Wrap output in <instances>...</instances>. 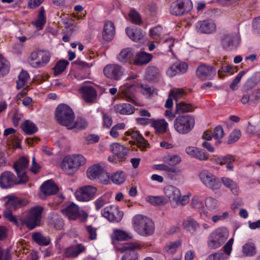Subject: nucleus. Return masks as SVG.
<instances>
[{
    "label": "nucleus",
    "instance_id": "f257e3e1",
    "mask_svg": "<svg viewBox=\"0 0 260 260\" xmlns=\"http://www.w3.org/2000/svg\"><path fill=\"white\" fill-rule=\"evenodd\" d=\"M132 222L134 230L141 236H149L154 232V222L150 218L144 215H135L133 218Z\"/></svg>",
    "mask_w": 260,
    "mask_h": 260
},
{
    "label": "nucleus",
    "instance_id": "f03ea898",
    "mask_svg": "<svg viewBox=\"0 0 260 260\" xmlns=\"http://www.w3.org/2000/svg\"><path fill=\"white\" fill-rule=\"evenodd\" d=\"M228 230L224 227H220L214 230L209 235L208 247L211 249H216L221 246L229 237Z\"/></svg>",
    "mask_w": 260,
    "mask_h": 260
},
{
    "label": "nucleus",
    "instance_id": "7ed1b4c3",
    "mask_svg": "<svg viewBox=\"0 0 260 260\" xmlns=\"http://www.w3.org/2000/svg\"><path fill=\"white\" fill-rule=\"evenodd\" d=\"M43 209V208L40 206L31 208L24 218L20 219L21 223L25 225L30 230H32L39 225Z\"/></svg>",
    "mask_w": 260,
    "mask_h": 260
},
{
    "label": "nucleus",
    "instance_id": "20e7f679",
    "mask_svg": "<svg viewBox=\"0 0 260 260\" xmlns=\"http://www.w3.org/2000/svg\"><path fill=\"white\" fill-rule=\"evenodd\" d=\"M194 118L189 115H179L175 119L174 127L181 134L188 133L193 128Z\"/></svg>",
    "mask_w": 260,
    "mask_h": 260
},
{
    "label": "nucleus",
    "instance_id": "39448f33",
    "mask_svg": "<svg viewBox=\"0 0 260 260\" xmlns=\"http://www.w3.org/2000/svg\"><path fill=\"white\" fill-rule=\"evenodd\" d=\"M141 248V245L136 242L125 243L118 247V250L120 252H125L121 260H138L139 254L137 250L140 249Z\"/></svg>",
    "mask_w": 260,
    "mask_h": 260
},
{
    "label": "nucleus",
    "instance_id": "423d86ee",
    "mask_svg": "<svg viewBox=\"0 0 260 260\" xmlns=\"http://www.w3.org/2000/svg\"><path fill=\"white\" fill-rule=\"evenodd\" d=\"M103 73L106 78L118 81L125 75V69L117 63H110L104 68Z\"/></svg>",
    "mask_w": 260,
    "mask_h": 260
},
{
    "label": "nucleus",
    "instance_id": "0eeeda50",
    "mask_svg": "<svg viewBox=\"0 0 260 260\" xmlns=\"http://www.w3.org/2000/svg\"><path fill=\"white\" fill-rule=\"evenodd\" d=\"M192 8L190 0H176L171 4L170 11L172 15L179 16L188 13Z\"/></svg>",
    "mask_w": 260,
    "mask_h": 260
},
{
    "label": "nucleus",
    "instance_id": "6e6552de",
    "mask_svg": "<svg viewBox=\"0 0 260 260\" xmlns=\"http://www.w3.org/2000/svg\"><path fill=\"white\" fill-rule=\"evenodd\" d=\"M28 164V159L24 156H21L13 164V168L19 179L18 183H25L28 181V178L25 170L27 168Z\"/></svg>",
    "mask_w": 260,
    "mask_h": 260
},
{
    "label": "nucleus",
    "instance_id": "1a4fd4ad",
    "mask_svg": "<svg viewBox=\"0 0 260 260\" xmlns=\"http://www.w3.org/2000/svg\"><path fill=\"white\" fill-rule=\"evenodd\" d=\"M240 37L237 33L224 35L221 39V45L226 51H231L236 49L240 43Z\"/></svg>",
    "mask_w": 260,
    "mask_h": 260
},
{
    "label": "nucleus",
    "instance_id": "9d476101",
    "mask_svg": "<svg viewBox=\"0 0 260 260\" xmlns=\"http://www.w3.org/2000/svg\"><path fill=\"white\" fill-rule=\"evenodd\" d=\"M199 178L203 184L211 189L217 190L221 186V183L218 178L207 170L202 171L199 174Z\"/></svg>",
    "mask_w": 260,
    "mask_h": 260
},
{
    "label": "nucleus",
    "instance_id": "9b49d317",
    "mask_svg": "<svg viewBox=\"0 0 260 260\" xmlns=\"http://www.w3.org/2000/svg\"><path fill=\"white\" fill-rule=\"evenodd\" d=\"M96 191V187L91 185H85L78 189L75 194L77 200L88 202L94 198Z\"/></svg>",
    "mask_w": 260,
    "mask_h": 260
},
{
    "label": "nucleus",
    "instance_id": "f8f14e48",
    "mask_svg": "<svg viewBox=\"0 0 260 260\" xmlns=\"http://www.w3.org/2000/svg\"><path fill=\"white\" fill-rule=\"evenodd\" d=\"M216 73V69L214 66L205 63L201 64L196 70V75L201 80H212Z\"/></svg>",
    "mask_w": 260,
    "mask_h": 260
},
{
    "label": "nucleus",
    "instance_id": "ddd939ff",
    "mask_svg": "<svg viewBox=\"0 0 260 260\" xmlns=\"http://www.w3.org/2000/svg\"><path fill=\"white\" fill-rule=\"evenodd\" d=\"M102 215L109 221L117 223L120 221L123 217V213L115 206H110L102 210Z\"/></svg>",
    "mask_w": 260,
    "mask_h": 260
},
{
    "label": "nucleus",
    "instance_id": "4468645a",
    "mask_svg": "<svg viewBox=\"0 0 260 260\" xmlns=\"http://www.w3.org/2000/svg\"><path fill=\"white\" fill-rule=\"evenodd\" d=\"M19 180H16L15 175L10 171H5L0 175V186L3 188H8L14 185L21 184L18 183Z\"/></svg>",
    "mask_w": 260,
    "mask_h": 260
},
{
    "label": "nucleus",
    "instance_id": "2eb2a0df",
    "mask_svg": "<svg viewBox=\"0 0 260 260\" xmlns=\"http://www.w3.org/2000/svg\"><path fill=\"white\" fill-rule=\"evenodd\" d=\"M83 99L86 103H93L97 98V91L91 85H84L79 89Z\"/></svg>",
    "mask_w": 260,
    "mask_h": 260
},
{
    "label": "nucleus",
    "instance_id": "dca6fc26",
    "mask_svg": "<svg viewBox=\"0 0 260 260\" xmlns=\"http://www.w3.org/2000/svg\"><path fill=\"white\" fill-rule=\"evenodd\" d=\"M196 26L198 31L203 34H211L216 29L215 24L211 20L199 21Z\"/></svg>",
    "mask_w": 260,
    "mask_h": 260
},
{
    "label": "nucleus",
    "instance_id": "f3484780",
    "mask_svg": "<svg viewBox=\"0 0 260 260\" xmlns=\"http://www.w3.org/2000/svg\"><path fill=\"white\" fill-rule=\"evenodd\" d=\"M134 52L131 48L123 49L117 56V60L123 64L133 63Z\"/></svg>",
    "mask_w": 260,
    "mask_h": 260
},
{
    "label": "nucleus",
    "instance_id": "a211bd4d",
    "mask_svg": "<svg viewBox=\"0 0 260 260\" xmlns=\"http://www.w3.org/2000/svg\"><path fill=\"white\" fill-rule=\"evenodd\" d=\"M185 152L190 156L200 160H206L209 157L208 153L196 147H187L185 149Z\"/></svg>",
    "mask_w": 260,
    "mask_h": 260
},
{
    "label": "nucleus",
    "instance_id": "6ab92c4d",
    "mask_svg": "<svg viewBox=\"0 0 260 260\" xmlns=\"http://www.w3.org/2000/svg\"><path fill=\"white\" fill-rule=\"evenodd\" d=\"M61 169L68 175H73L79 168L74 163L70 156H66L61 162Z\"/></svg>",
    "mask_w": 260,
    "mask_h": 260
},
{
    "label": "nucleus",
    "instance_id": "aec40b11",
    "mask_svg": "<svg viewBox=\"0 0 260 260\" xmlns=\"http://www.w3.org/2000/svg\"><path fill=\"white\" fill-rule=\"evenodd\" d=\"M110 150L120 159V161L125 159L128 152V149L126 147L117 143L111 144Z\"/></svg>",
    "mask_w": 260,
    "mask_h": 260
},
{
    "label": "nucleus",
    "instance_id": "412c9836",
    "mask_svg": "<svg viewBox=\"0 0 260 260\" xmlns=\"http://www.w3.org/2000/svg\"><path fill=\"white\" fill-rule=\"evenodd\" d=\"M55 119L61 125L68 129H74L75 115H55Z\"/></svg>",
    "mask_w": 260,
    "mask_h": 260
},
{
    "label": "nucleus",
    "instance_id": "4be33fe9",
    "mask_svg": "<svg viewBox=\"0 0 260 260\" xmlns=\"http://www.w3.org/2000/svg\"><path fill=\"white\" fill-rule=\"evenodd\" d=\"M85 250L82 244L71 245L64 250L63 256L66 258H74Z\"/></svg>",
    "mask_w": 260,
    "mask_h": 260
},
{
    "label": "nucleus",
    "instance_id": "5701e85b",
    "mask_svg": "<svg viewBox=\"0 0 260 260\" xmlns=\"http://www.w3.org/2000/svg\"><path fill=\"white\" fill-rule=\"evenodd\" d=\"M42 193L45 196H51L56 194L58 191V188L51 180L44 182L40 187Z\"/></svg>",
    "mask_w": 260,
    "mask_h": 260
},
{
    "label": "nucleus",
    "instance_id": "b1692460",
    "mask_svg": "<svg viewBox=\"0 0 260 260\" xmlns=\"http://www.w3.org/2000/svg\"><path fill=\"white\" fill-rule=\"evenodd\" d=\"M6 199H7L6 204L14 209L21 208L27 203V201L25 199L15 196H8L6 197Z\"/></svg>",
    "mask_w": 260,
    "mask_h": 260
},
{
    "label": "nucleus",
    "instance_id": "393cba45",
    "mask_svg": "<svg viewBox=\"0 0 260 260\" xmlns=\"http://www.w3.org/2000/svg\"><path fill=\"white\" fill-rule=\"evenodd\" d=\"M115 29L114 23L110 21L106 22L104 25L102 36L106 41H111L114 37Z\"/></svg>",
    "mask_w": 260,
    "mask_h": 260
},
{
    "label": "nucleus",
    "instance_id": "a878e982",
    "mask_svg": "<svg viewBox=\"0 0 260 260\" xmlns=\"http://www.w3.org/2000/svg\"><path fill=\"white\" fill-rule=\"evenodd\" d=\"M166 196L170 201L177 202L180 198L181 192L176 187L172 185H168L164 188Z\"/></svg>",
    "mask_w": 260,
    "mask_h": 260
},
{
    "label": "nucleus",
    "instance_id": "bb28decb",
    "mask_svg": "<svg viewBox=\"0 0 260 260\" xmlns=\"http://www.w3.org/2000/svg\"><path fill=\"white\" fill-rule=\"evenodd\" d=\"M152 55L144 51L138 52L133 61V64L137 66H142L149 63L152 59Z\"/></svg>",
    "mask_w": 260,
    "mask_h": 260
},
{
    "label": "nucleus",
    "instance_id": "cd10ccee",
    "mask_svg": "<svg viewBox=\"0 0 260 260\" xmlns=\"http://www.w3.org/2000/svg\"><path fill=\"white\" fill-rule=\"evenodd\" d=\"M126 135L131 136L133 140H136L138 146L142 150L144 149L149 145L148 142L145 140L143 137L138 131H128L126 132Z\"/></svg>",
    "mask_w": 260,
    "mask_h": 260
},
{
    "label": "nucleus",
    "instance_id": "c85d7f7f",
    "mask_svg": "<svg viewBox=\"0 0 260 260\" xmlns=\"http://www.w3.org/2000/svg\"><path fill=\"white\" fill-rule=\"evenodd\" d=\"M62 212L71 219H75L79 216V208L74 203H71L62 209Z\"/></svg>",
    "mask_w": 260,
    "mask_h": 260
},
{
    "label": "nucleus",
    "instance_id": "c756f323",
    "mask_svg": "<svg viewBox=\"0 0 260 260\" xmlns=\"http://www.w3.org/2000/svg\"><path fill=\"white\" fill-rule=\"evenodd\" d=\"M46 23V17L45 15V10L43 7L40 8L37 18L35 21L32 22V24L35 25L38 30H41L43 28Z\"/></svg>",
    "mask_w": 260,
    "mask_h": 260
},
{
    "label": "nucleus",
    "instance_id": "7c9ffc66",
    "mask_svg": "<svg viewBox=\"0 0 260 260\" xmlns=\"http://www.w3.org/2000/svg\"><path fill=\"white\" fill-rule=\"evenodd\" d=\"M125 32L128 38L134 41H139L143 38V35L141 28L137 27H126Z\"/></svg>",
    "mask_w": 260,
    "mask_h": 260
},
{
    "label": "nucleus",
    "instance_id": "2f4dec72",
    "mask_svg": "<svg viewBox=\"0 0 260 260\" xmlns=\"http://www.w3.org/2000/svg\"><path fill=\"white\" fill-rule=\"evenodd\" d=\"M259 82L260 72H256L247 79L245 87L246 89H251L255 87Z\"/></svg>",
    "mask_w": 260,
    "mask_h": 260
},
{
    "label": "nucleus",
    "instance_id": "473e14b6",
    "mask_svg": "<svg viewBox=\"0 0 260 260\" xmlns=\"http://www.w3.org/2000/svg\"><path fill=\"white\" fill-rule=\"evenodd\" d=\"M140 92L148 98H151L157 94V89L147 84H140Z\"/></svg>",
    "mask_w": 260,
    "mask_h": 260
},
{
    "label": "nucleus",
    "instance_id": "72a5a7b5",
    "mask_svg": "<svg viewBox=\"0 0 260 260\" xmlns=\"http://www.w3.org/2000/svg\"><path fill=\"white\" fill-rule=\"evenodd\" d=\"M50 53L48 51H40V58L38 61L33 63L36 68H39L46 66L50 60Z\"/></svg>",
    "mask_w": 260,
    "mask_h": 260
},
{
    "label": "nucleus",
    "instance_id": "f704fd0d",
    "mask_svg": "<svg viewBox=\"0 0 260 260\" xmlns=\"http://www.w3.org/2000/svg\"><path fill=\"white\" fill-rule=\"evenodd\" d=\"M103 169V168L99 164L92 166L87 171V177L90 180L98 178Z\"/></svg>",
    "mask_w": 260,
    "mask_h": 260
},
{
    "label": "nucleus",
    "instance_id": "c9c22d12",
    "mask_svg": "<svg viewBox=\"0 0 260 260\" xmlns=\"http://www.w3.org/2000/svg\"><path fill=\"white\" fill-rule=\"evenodd\" d=\"M160 75L159 71L155 67H149L147 69L146 78L150 81H156Z\"/></svg>",
    "mask_w": 260,
    "mask_h": 260
},
{
    "label": "nucleus",
    "instance_id": "e433bc0d",
    "mask_svg": "<svg viewBox=\"0 0 260 260\" xmlns=\"http://www.w3.org/2000/svg\"><path fill=\"white\" fill-rule=\"evenodd\" d=\"M21 128L23 131L27 135H32L36 133L38 128L37 126L31 121L27 120L24 121L21 124Z\"/></svg>",
    "mask_w": 260,
    "mask_h": 260
},
{
    "label": "nucleus",
    "instance_id": "4c0bfd02",
    "mask_svg": "<svg viewBox=\"0 0 260 260\" xmlns=\"http://www.w3.org/2000/svg\"><path fill=\"white\" fill-rule=\"evenodd\" d=\"M29 78V74L27 71H22L19 76L18 79L16 81V88L17 89H19L23 87L27 83Z\"/></svg>",
    "mask_w": 260,
    "mask_h": 260
},
{
    "label": "nucleus",
    "instance_id": "58836bf2",
    "mask_svg": "<svg viewBox=\"0 0 260 260\" xmlns=\"http://www.w3.org/2000/svg\"><path fill=\"white\" fill-rule=\"evenodd\" d=\"M151 125L154 127L157 133H164L167 130L168 123L163 119L157 120H152Z\"/></svg>",
    "mask_w": 260,
    "mask_h": 260
},
{
    "label": "nucleus",
    "instance_id": "ea45409f",
    "mask_svg": "<svg viewBox=\"0 0 260 260\" xmlns=\"http://www.w3.org/2000/svg\"><path fill=\"white\" fill-rule=\"evenodd\" d=\"M176 108L177 113H187L193 112L194 107L190 104L181 102L176 103Z\"/></svg>",
    "mask_w": 260,
    "mask_h": 260
},
{
    "label": "nucleus",
    "instance_id": "a19ab883",
    "mask_svg": "<svg viewBox=\"0 0 260 260\" xmlns=\"http://www.w3.org/2000/svg\"><path fill=\"white\" fill-rule=\"evenodd\" d=\"M69 64V62L67 60L61 59L57 61L53 68L54 75L57 76L62 73Z\"/></svg>",
    "mask_w": 260,
    "mask_h": 260
},
{
    "label": "nucleus",
    "instance_id": "79ce46f5",
    "mask_svg": "<svg viewBox=\"0 0 260 260\" xmlns=\"http://www.w3.org/2000/svg\"><path fill=\"white\" fill-rule=\"evenodd\" d=\"M32 239L35 242L40 245L47 246L50 244L51 240L48 236H44L40 233H35L32 235Z\"/></svg>",
    "mask_w": 260,
    "mask_h": 260
},
{
    "label": "nucleus",
    "instance_id": "37998d69",
    "mask_svg": "<svg viewBox=\"0 0 260 260\" xmlns=\"http://www.w3.org/2000/svg\"><path fill=\"white\" fill-rule=\"evenodd\" d=\"M242 250L243 254L246 256H252L256 253V247L252 242L244 244L242 247Z\"/></svg>",
    "mask_w": 260,
    "mask_h": 260
},
{
    "label": "nucleus",
    "instance_id": "c03bdc74",
    "mask_svg": "<svg viewBox=\"0 0 260 260\" xmlns=\"http://www.w3.org/2000/svg\"><path fill=\"white\" fill-rule=\"evenodd\" d=\"M221 181L223 184L226 187L229 188L231 191L235 194L238 192V187L237 184L231 178L223 177L221 178Z\"/></svg>",
    "mask_w": 260,
    "mask_h": 260
},
{
    "label": "nucleus",
    "instance_id": "a18cd8bd",
    "mask_svg": "<svg viewBox=\"0 0 260 260\" xmlns=\"http://www.w3.org/2000/svg\"><path fill=\"white\" fill-rule=\"evenodd\" d=\"M116 110L119 114H133L135 108L129 104L123 103L117 105Z\"/></svg>",
    "mask_w": 260,
    "mask_h": 260
},
{
    "label": "nucleus",
    "instance_id": "49530a36",
    "mask_svg": "<svg viewBox=\"0 0 260 260\" xmlns=\"http://www.w3.org/2000/svg\"><path fill=\"white\" fill-rule=\"evenodd\" d=\"M162 160L165 164L173 166L178 164L181 161V158L176 154L167 155L163 157Z\"/></svg>",
    "mask_w": 260,
    "mask_h": 260
},
{
    "label": "nucleus",
    "instance_id": "de8ad7c7",
    "mask_svg": "<svg viewBox=\"0 0 260 260\" xmlns=\"http://www.w3.org/2000/svg\"><path fill=\"white\" fill-rule=\"evenodd\" d=\"M146 200L153 206L164 205L167 203V200L161 196H148Z\"/></svg>",
    "mask_w": 260,
    "mask_h": 260
},
{
    "label": "nucleus",
    "instance_id": "09e8293b",
    "mask_svg": "<svg viewBox=\"0 0 260 260\" xmlns=\"http://www.w3.org/2000/svg\"><path fill=\"white\" fill-rule=\"evenodd\" d=\"M213 137L217 140L215 143L216 145H219L221 141V140L224 136V133L223 128L220 125L217 126L214 129V132L212 134Z\"/></svg>",
    "mask_w": 260,
    "mask_h": 260
},
{
    "label": "nucleus",
    "instance_id": "8fccbe9b",
    "mask_svg": "<svg viewBox=\"0 0 260 260\" xmlns=\"http://www.w3.org/2000/svg\"><path fill=\"white\" fill-rule=\"evenodd\" d=\"M111 179L114 183L121 184L125 180L126 176L123 172L117 171L111 176Z\"/></svg>",
    "mask_w": 260,
    "mask_h": 260
},
{
    "label": "nucleus",
    "instance_id": "3c124183",
    "mask_svg": "<svg viewBox=\"0 0 260 260\" xmlns=\"http://www.w3.org/2000/svg\"><path fill=\"white\" fill-rule=\"evenodd\" d=\"M183 225L184 229L190 232H195L198 227L197 222L192 218H188L185 220Z\"/></svg>",
    "mask_w": 260,
    "mask_h": 260
},
{
    "label": "nucleus",
    "instance_id": "603ef678",
    "mask_svg": "<svg viewBox=\"0 0 260 260\" xmlns=\"http://www.w3.org/2000/svg\"><path fill=\"white\" fill-rule=\"evenodd\" d=\"M55 114H74V113L68 105L61 103L56 107Z\"/></svg>",
    "mask_w": 260,
    "mask_h": 260
},
{
    "label": "nucleus",
    "instance_id": "864d4df0",
    "mask_svg": "<svg viewBox=\"0 0 260 260\" xmlns=\"http://www.w3.org/2000/svg\"><path fill=\"white\" fill-rule=\"evenodd\" d=\"M235 160V157L233 155L230 154L218 157L215 159L216 164H218L220 165H223L228 163H232Z\"/></svg>",
    "mask_w": 260,
    "mask_h": 260
},
{
    "label": "nucleus",
    "instance_id": "5fc2aeb1",
    "mask_svg": "<svg viewBox=\"0 0 260 260\" xmlns=\"http://www.w3.org/2000/svg\"><path fill=\"white\" fill-rule=\"evenodd\" d=\"M88 126V123L87 121L83 118L79 116L78 117L74 123V129L77 128L79 130H81L85 128Z\"/></svg>",
    "mask_w": 260,
    "mask_h": 260
},
{
    "label": "nucleus",
    "instance_id": "6e6d98bb",
    "mask_svg": "<svg viewBox=\"0 0 260 260\" xmlns=\"http://www.w3.org/2000/svg\"><path fill=\"white\" fill-rule=\"evenodd\" d=\"M180 245L181 242L180 241L171 242L165 246L166 251L171 254H174Z\"/></svg>",
    "mask_w": 260,
    "mask_h": 260
},
{
    "label": "nucleus",
    "instance_id": "4d7b16f0",
    "mask_svg": "<svg viewBox=\"0 0 260 260\" xmlns=\"http://www.w3.org/2000/svg\"><path fill=\"white\" fill-rule=\"evenodd\" d=\"M249 95L250 98V105H255L260 102L259 89L255 90L250 94H249Z\"/></svg>",
    "mask_w": 260,
    "mask_h": 260
},
{
    "label": "nucleus",
    "instance_id": "13d9d810",
    "mask_svg": "<svg viewBox=\"0 0 260 260\" xmlns=\"http://www.w3.org/2000/svg\"><path fill=\"white\" fill-rule=\"evenodd\" d=\"M10 70L9 62L0 55V72L3 75L7 74Z\"/></svg>",
    "mask_w": 260,
    "mask_h": 260
},
{
    "label": "nucleus",
    "instance_id": "bf43d9fd",
    "mask_svg": "<svg viewBox=\"0 0 260 260\" xmlns=\"http://www.w3.org/2000/svg\"><path fill=\"white\" fill-rule=\"evenodd\" d=\"M173 65L178 75L185 73L188 69V64L185 62H176Z\"/></svg>",
    "mask_w": 260,
    "mask_h": 260
},
{
    "label": "nucleus",
    "instance_id": "052dcab7",
    "mask_svg": "<svg viewBox=\"0 0 260 260\" xmlns=\"http://www.w3.org/2000/svg\"><path fill=\"white\" fill-rule=\"evenodd\" d=\"M115 236L116 240H127L132 238L133 236L131 234H128L124 231L118 230L115 233Z\"/></svg>",
    "mask_w": 260,
    "mask_h": 260
},
{
    "label": "nucleus",
    "instance_id": "680f3d73",
    "mask_svg": "<svg viewBox=\"0 0 260 260\" xmlns=\"http://www.w3.org/2000/svg\"><path fill=\"white\" fill-rule=\"evenodd\" d=\"M241 135V134L240 130L235 129L233 131L229 136L227 144H231L237 142L240 138Z\"/></svg>",
    "mask_w": 260,
    "mask_h": 260
},
{
    "label": "nucleus",
    "instance_id": "e2e57ef3",
    "mask_svg": "<svg viewBox=\"0 0 260 260\" xmlns=\"http://www.w3.org/2000/svg\"><path fill=\"white\" fill-rule=\"evenodd\" d=\"M85 229L88 238L90 240H94L97 238V229L92 225H86Z\"/></svg>",
    "mask_w": 260,
    "mask_h": 260
},
{
    "label": "nucleus",
    "instance_id": "0e129e2a",
    "mask_svg": "<svg viewBox=\"0 0 260 260\" xmlns=\"http://www.w3.org/2000/svg\"><path fill=\"white\" fill-rule=\"evenodd\" d=\"M129 16L133 22L135 24L140 25L142 24L141 16L135 10H132L130 11Z\"/></svg>",
    "mask_w": 260,
    "mask_h": 260
},
{
    "label": "nucleus",
    "instance_id": "69168bd1",
    "mask_svg": "<svg viewBox=\"0 0 260 260\" xmlns=\"http://www.w3.org/2000/svg\"><path fill=\"white\" fill-rule=\"evenodd\" d=\"M228 73L233 74L234 68L231 66H221L218 71V75L220 78H223L225 76V74Z\"/></svg>",
    "mask_w": 260,
    "mask_h": 260
},
{
    "label": "nucleus",
    "instance_id": "338daca9",
    "mask_svg": "<svg viewBox=\"0 0 260 260\" xmlns=\"http://www.w3.org/2000/svg\"><path fill=\"white\" fill-rule=\"evenodd\" d=\"M162 28L160 26H157L149 29V35L153 39H158L161 35Z\"/></svg>",
    "mask_w": 260,
    "mask_h": 260
},
{
    "label": "nucleus",
    "instance_id": "774afa93",
    "mask_svg": "<svg viewBox=\"0 0 260 260\" xmlns=\"http://www.w3.org/2000/svg\"><path fill=\"white\" fill-rule=\"evenodd\" d=\"M228 256L222 252H215L208 256L206 260H226Z\"/></svg>",
    "mask_w": 260,
    "mask_h": 260
}]
</instances>
